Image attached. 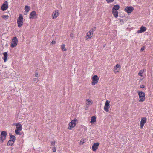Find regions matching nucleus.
Listing matches in <instances>:
<instances>
[{
    "label": "nucleus",
    "mask_w": 153,
    "mask_h": 153,
    "mask_svg": "<svg viewBox=\"0 0 153 153\" xmlns=\"http://www.w3.org/2000/svg\"><path fill=\"white\" fill-rule=\"evenodd\" d=\"M138 95L139 96V102H143L145 100V93L142 91H138Z\"/></svg>",
    "instance_id": "obj_1"
},
{
    "label": "nucleus",
    "mask_w": 153,
    "mask_h": 153,
    "mask_svg": "<svg viewBox=\"0 0 153 153\" xmlns=\"http://www.w3.org/2000/svg\"><path fill=\"white\" fill-rule=\"evenodd\" d=\"M18 42V40L17 38L16 37H13L12 39L11 47L12 48L16 47L17 44Z\"/></svg>",
    "instance_id": "obj_2"
},
{
    "label": "nucleus",
    "mask_w": 153,
    "mask_h": 153,
    "mask_svg": "<svg viewBox=\"0 0 153 153\" xmlns=\"http://www.w3.org/2000/svg\"><path fill=\"white\" fill-rule=\"evenodd\" d=\"M99 79V77L97 75H94L92 77V81L91 82L92 85H94L96 84L97 83Z\"/></svg>",
    "instance_id": "obj_3"
},
{
    "label": "nucleus",
    "mask_w": 153,
    "mask_h": 153,
    "mask_svg": "<svg viewBox=\"0 0 153 153\" xmlns=\"http://www.w3.org/2000/svg\"><path fill=\"white\" fill-rule=\"evenodd\" d=\"M96 30V27H94L92 29L90 30L89 32L87 33L86 36L88 37V38H91L92 37L91 36V34L92 35L93 33V32Z\"/></svg>",
    "instance_id": "obj_4"
},
{
    "label": "nucleus",
    "mask_w": 153,
    "mask_h": 153,
    "mask_svg": "<svg viewBox=\"0 0 153 153\" xmlns=\"http://www.w3.org/2000/svg\"><path fill=\"white\" fill-rule=\"evenodd\" d=\"M110 102L108 100H106L105 103V105L104 106V110L106 112L109 111V108L110 107Z\"/></svg>",
    "instance_id": "obj_5"
},
{
    "label": "nucleus",
    "mask_w": 153,
    "mask_h": 153,
    "mask_svg": "<svg viewBox=\"0 0 153 153\" xmlns=\"http://www.w3.org/2000/svg\"><path fill=\"white\" fill-rule=\"evenodd\" d=\"M8 7L7 1H5L1 6V9L2 11L6 10Z\"/></svg>",
    "instance_id": "obj_6"
},
{
    "label": "nucleus",
    "mask_w": 153,
    "mask_h": 153,
    "mask_svg": "<svg viewBox=\"0 0 153 153\" xmlns=\"http://www.w3.org/2000/svg\"><path fill=\"white\" fill-rule=\"evenodd\" d=\"M133 7L132 6H128L125 9V10L128 13H131L134 10Z\"/></svg>",
    "instance_id": "obj_7"
},
{
    "label": "nucleus",
    "mask_w": 153,
    "mask_h": 153,
    "mask_svg": "<svg viewBox=\"0 0 153 153\" xmlns=\"http://www.w3.org/2000/svg\"><path fill=\"white\" fill-rule=\"evenodd\" d=\"M99 143L97 142L94 143L92 146V149L93 151L95 152L98 149Z\"/></svg>",
    "instance_id": "obj_8"
},
{
    "label": "nucleus",
    "mask_w": 153,
    "mask_h": 153,
    "mask_svg": "<svg viewBox=\"0 0 153 153\" xmlns=\"http://www.w3.org/2000/svg\"><path fill=\"white\" fill-rule=\"evenodd\" d=\"M147 120L146 118V117L142 118L140 121V127L142 128L144 124L146 122Z\"/></svg>",
    "instance_id": "obj_9"
},
{
    "label": "nucleus",
    "mask_w": 153,
    "mask_h": 153,
    "mask_svg": "<svg viewBox=\"0 0 153 153\" xmlns=\"http://www.w3.org/2000/svg\"><path fill=\"white\" fill-rule=\"evenodd\" d=\"M120 66L118 64H117L114 68V72L117 73L119 72L120 71Z\"/></svg>",
    "instance_id": "obj_10"
},
{
    "label": "nucleus",
    "mask_w": 153,
    "mask_h": 153,
    "mask_svg": "<svg viewBox=\"0 0 153 153\" xmlns=\"http://www.w3.org/2000/svg\"><path fill=\"white\" fill-rule=\"evenodd\" d=\"M146 28L144 26H143L140 27V30H138L137 31V33H140L145 31H146Z\"/></svg>",
    "instance_id": "obj_11"
},
{
    "label": "nucleus",
    "mask_w": 153,
    "mask_h": 153,
    "mask_svg": "<svg viewBox=\"0 0 153 153\" xmlns=\"http://www.w3.org/2000/svg\"><path fill=\"white\" fill-rule=\"evenodd\" d=\"M36 12L35 11H32L30 14L29 18L30 19H33L34 18L35 16H36Z\"/></svg>",
    "instance_id": "obj_12"
},
{
    "label": "nucleus",
    "mask_w": 153,
    "mask_h": 153,
    "mask_svg": "<svg viewBox=\"0 0 153 153\" xmlns=\"http://www.w3.org/2000/svg\"><path fill=\"white\" fill-rule=\"evenodd\" d=\"M3 55L4 57L3 58V59L4 60V62H6L7 58L8 55L7 52H4L3 53Z\"/></svg>",
    "instance_id": "obj_13"
},
{
    "label": "nucleus",
    "mask_w": 153,
    "mask_h": 153,
    "mask_svg": "<svg viewBox=\"0 0 153 153\" xmlns=\"http://www.w3.org/2000/svg\"><path fill=\"white\" fill-rule=\"evenodd\" d=\"M59 15V13L57 11H55L53 12L52 15V18L53 19L56 18Z\"/></svg>",
    "instance_id": "obj_14"
},
{
    "label": "nucleus",
    "mask_w": 153,
    "mask_h": 153,
    "mask_svg": "<svg viewBox=\"0 0 153 153\" xmlns=\"http://www.w3.org/2000/svg\"><path fill=\"white\" fill-rule=\"evenodd\" d=\"M76 125V124H73L71 122H70L69 124V126L68 129L69 130L72 129V128L74 127Z\"/></svg>",
    "instance_id": "obj_15"
},
{
    "label": "nucleus",
    "mask_w": 153,
    "mask_h": 153,
    "mask_svg": "<svg viewBox=\"0 0 153 153\" xmlns=\"http://www.w3.org/2000/svg\"><path fill=\"white\" fill-rule=\"evenodd\" d=\"M10 140H11L14 142L16 140V138L15 136L12 135L11 134H10Z\"/></svg>",
    "instance_id": "obj_16"
},
{
    "label": "nucleus",
    "mask_w": 153,
    "mask_h": 153,
    "mask_svg": "<svg viewBox=\"0 0 153 153\" xmlns=\"http://www.w3.org/2000/svg\"><path fill=\"white\" fill-rule=\"evenodd\" d=\"M112 13L115 18H117L118 17V12L117 10H112Z\"/></svg>",
    "instance_id": "obj_17"
},
{
    "label": "nucleus",
    "mask_w": 153,
    "mask_h": 153,
    "mask_svg": "<svg viewBox=\"0 0 153 153\" xmlns=\"http://www.w3.org/2000/svg\"><path fill=\"white\" fill-rule=\"evenodd\" d=\"M96 117L95 116H93L91 118V121L90 122L92 123L96 122Z\"/></svg>",
    "instance_id": "obj_18"
},
{
    "label": "nucleus",
    "mask_w": 153,
    "mask_h": 153,
    "mask_svg": "<svg viewBox=\"0 0 153 153\" xmlns=\"http://www.w3.org/2000/svg\"><path fill=\"white\" fill-rule=\"evenodd\" d=\"M17 23L18 24V26L19 27H20L23 25V21H17Z\"/></svg>",
    "instance_id": "obj_19"
},
{
    "label": "nucleus",
    "mask_w": 153,
    "mask_h": 153,
    "mask_svg": "<svg viewBox=\"0 0 153 153\" xmlns=\"http://www.w3.org/2000/svg\"><path fill=\"white\" fill-rule=\"evenodd\" d=\"M120 8V6L118 5H116L114 6L113 7L112 10H117Z\"/></svg>",
    "instance_id": "obj_20"
},
{
    "label": "nucleus",
    "mask_w": 153,
    "mask_h": 153,
    "mask_svg": "<svg viewBox=\"0 0 153 153\" xmlns=\"http://www.w3.org/2000/svg\"><path fill=\"white\" fill-rule=\"evenodd\" d=\"M145 70L144 69L140 70L138 73V75L142 76H143V73L144 72Z\"/></svg>",
    "instance_id": "obj_21"
},
{
    "label": "nucleus",
    "mask_w": 153,
    "mask_h": 153,
    "mask_svg": "<svg viewBox=\"0 0 153 153\" xmlns=\"http://www.w3.org/2000/svg\"><path fill=\"white\" fill-rule=\"evenodd\" d=\"M7 135V132L5 131H3L1 132V136L4 137V139H6Z\"/></svg>",
    "instance_id": "obj_22"
},
{
    "label": "nucleus",
    "mask_w": 153,
    "mask_h": 153,
    "mask_svg": "<svg viewBox=\"0 0 153 153\" xmlns=\"http://www.w3.org/2000/svg\"><path fill=\"white\" fill-rule=\"evenodd\" d=\"M14 143V142H13L11 140H9L7 143V145L8 146H11L13 145Z\"/></svg>",
    "instance_id": "obj_23"
},
{
    "label": "nucleus",
    "mask_w": 153,
    "mask_h": 153,
    "mask_svg": "<svg viewBox=\"0 0 153 153\" xmlns=\"http://www.w3.org/2000/svg\"><path fill=\"white\" fill-rule=\"evenodd\" d=\"M25 10L27 12H28L30 10V7L29 6H25Z\"/></svg>",
    "instance_id": "obj_24"
},
{
    "label": "nucleus",
    "mask_w": 153,
    "mask_h": 153,
    "mask_svg": "<svg viewBox=\"0 0 153 153\" xmlns=\"http://www.w3.org/2000/svg\"><path fill=\"white\" fill-rule=\"evenodd\" d=\"M22 128V126L21 124H20L18 126H16V130H17L19 131H21Z\"/></svg>",
    "instance_id": "obj_25"
},
{
    "label": "nucleus",
    "mask_w": 153,
    "mask_h": 153,
    "mask_svg": "<svg viewBox=\"0 0 153 153\" xmlns=\"http://www.w3.org/2000/svg\"><path fill=\"white\" fill-rule=\"evenodd\" d=\"M23 17L22 15L20 14L19 15V17L18 18V19H17V21H23Z\"/></svg>",
    "instance_id": "obj_26"
},
{
    "label": "nucleus",
    "mask_w": 153,
    "mask_h": 153,
    "mask_svg": "<svg viewBox=\"0 0 153 153\" xmlns=\"http://www.w3.org/2000/svg\"><path fill=\"white\" fill-rule=\"evenodd\" d=\"M65 45L62 44V45L61 46V48L62 50L64 51H66L67 50V49L65 48Z\"/></svg>",
    "instance_id": "obj_27"
},
{
    "label": "nucleus",
    "mask_w": 153,
    "mask_h": 153,
    "mask_svg": "<svg viewBox=\"0 0 153 153\" xmlns=\"http://www.w3.org/2000/svg\"><path fill=\"white\" fill-rule=\"evenodd\" d=\"M2 17L5 20L8 19L9 18V16L8 15H3L2 16Z\"/></svg>",
    "instance_id": "obj_28"
},
{
    "label": "nucleus",
    "mask_w": 153,
    "mask_h": 153,
    "mask_svg": "<svg viewBox=\"0 0 153 153\" xmlns=\"http://www.w3.org/2000/svg\"><path fill=\"white\" fill-rule=\"evenodd\" d=\"M20 131H18L17 130H15V133L17 135H21L22 134L20 132Z\"/></svg>",
    "instance_id": "obj_29"
},
{
    "label": "nucleus",
    "mask_w": 153,
    "mask_h": 153,
    "mask_svg": "<svg viewBox=\"0 0 153 153\" xmlns=\"http://www.w3.org/2000/svg\"><path fill=\"white\" fill-rule=\"evenodd\" d=\"M5 139H4V137L1 136V137H0V142H1L2 143H3V140Z\"/></svg>",
    "instance_id": "obj_30"
},
{
    "label": "nucleus",
    "mask_w": 153,
    "mask_h": 153,
    "mask_svg": "<svg viewBox=\"0 0 153 153\" xmlns=\"http://www.w3.org/2000/svg\"><path fill=\"white\" fill-rule=\"evenodd\" d=\"M55 144V141H52L51 143V145L52 147H54Z\"/></svg>",
    "instance_id": "obj_31"
},
{
    "label": "nucleus",
    "mask_w": 153,
    "mask_h": 153,
    "mask_svg": "<svg viewBox=\"0 0 153 153\" xmlns=\"http://www.w3.org/2000/svg\"><path fill=\"white\" fill-rule=\"evenodd\" d=\"M86 101L87 102V104L88 105H89L90 104V103H91V100L89 99H87L86 100Z\"/></svg>",
    "instance_id": "obj_32"
},
{
    "label": "nucleus",
    "mask_w": 153,
    "mask_h": 153,
    "mask_svg": "<svg viewBox=\"0 0 153 153\" xmlns=\"http://www.w3.org/2000/svg\"><path fill=\"white\" fill-rule=\"evenodd\" d=\"M52 150L54 152H56V147L54 146V147H52Z\"/></svg>",
    "instance_id": "obj_33"
},
{
    "label": "nucleus",
    "mask_w": 153,
    "mask_h": 153,
    "mask_svg": "<svg viewBox=\"0 0 153 153\" xmlns=\"http://www.w3.org/2000/svg\"><path fill=\"white\" fill-rule=\"evenodd\" d=\"M76 119H74L73 120L71 121V123H73V124H76Z\"/></svg>",
    "instance_id": "obj_34"
},
{
    "label": "nucleus",
    "mask_w": 153,
    "mask_h": 153,
    "mask_svg": "<svg viewBox=\"0 0 153 153\" xmlns=\"http://www.w3.org/2000/svg\"><path fill=\"white\" fill-rule=\"evenodd\" d=\"M20 124H20L19 123H14L13 124V125H14V126H18L19 125H20Z\"/></svg>",
    "instance_id": "obj_35"
},
{
    "label": "nucleus",
    "mask_w": 153,
    "mask_h": 153,
    "mask_svg": "<svg viewBox=\"0 0 153 153\" xmlns=\"http://www.w3.org/2000/svg\"><path fill=\"white\" fill-rule=\"evenodd\" d=\"M108 3L113 2L114 0H106Z\"/></svg>",
    "instance_id": "obj_36"
},
{
    "label": "nucleus",
    "mask_w": 153,
    "mask_h": 153,
    "mask_svg": "<svg viewBox=\"0 0 153 153\" xmlns=\"http://www.w3.org/2000/svg\"><path fill=\"white\" fill-rule=\"evenodd\" d=\"M33 81L34 82H37L38 81V78H34L33 79Z\"/></svg>",
    "instance_id": "obj_37"
},
{
    "label": "nucleus",
    "mask_w": 153,
    "mask_h": 153,
    "mask_svg": "<svg viewBox=\"0 0 153 153\" xmlns=\"http://www.w3.org/2000/svg\"><path fill=\"white\" fill-rule=\"evenodd\" d=\"M144 49H145V47L144 46H143L141 48L140 50L141 51H143L144 50Z\"/></svg>",
    "instance_id": "obj_38"
},
{
    "label": "nucleus",
    "mask_w": 153,
    "mask_h": 153,
    "mask_svg": "<svg viewBox=\"0 0 153 153\" xmlns=\"http://www.w3.org/2000/svg\"><path fill=\"white\" fill-rule=\"evenodd\" d=\"M145 87V86L144 85H141L140 86V88H144Z\"/></svg>",
    "instance_id": "obj_39"
},
{
    "label": "nucleus",
    "mask_w": 153,
    "mask_h": 153,
    "mask_svg": "<svg viewBox=\"0 0 153 153\" xmlns=\"http://www.w3.org/2000/svg\"><path fill=\"white\" fill-rule=\"evenodd\" d=\"M53 44H54L56 42L55 41H52L51 42Z\"/></svg>",
    "instance_id": "obj_40"
},
{
    "label": "nucleus",
    "mask_w": 153,
    "mask_h": 153,
    "mask_svg": "<svg viewBox=\"0 0 153 153\" xmlns=\"http://www.w3.org/2000/svg\"><path fill=\"white\" fill-rule=\"evenodd\" d=\"M38 75V73H36V74H35V76H36V77H38V76H37V75Z\"/></svg>",
    "instance_id": "obj_41"
},
{
    "label": "nucleus",
    "mask_w": 153,
    "mask_h": 153,
    "mask_svg": "<svg viewBox=\"0 0 153 153\" xmlns=\"http://www.w3.org/2000/svg\"><path fill=\"white\" fill-rule=\"evenodd\" d=\"M13 149V148H11V150H12V149Z\"/></svg>",
    "instance_id": "obj_42"
},
{
    "label": "nucleus",
    "mask_w": 153,
    "mask_h": 153,
    "mask_svg": "<svg viewBox=\"0 0 153 153\" xmlns=\"http://www.w3.org/2000/svg\"><path fill=\"white\" fill-rule=\"evenodd\" d=\"M1 70H0V74L1 73Z\"/></svg>",
    "instance_id": "obj_43"
},
{
    "label": "nucleus",
    "mask_w": 153,
    "mask_h": 153,
    "mask_svg": "<svg viewBox=\"0 0 153 153\" xmlns=\"http://www.w3.org/2000/svg\"><path fill=\"white\" fill-rule=\"evenodd\" d=\"M71 36H72V35L70 34Z\"/></svg>",
    "instance_id": "obj_44"
},
{
    "label": "nucleus",
    "mask_w": 153,
    "mask_h": 153,
    "mask_svg": "<svg viewBox=\"0 0 153 153\" xmlns=\"http://www.w3.org/2000/svg\"><path fill=\"white\" fill-rule=\"evenodd\" d=\"M71 36H72V35L70 34Z\"/></svg>",
    "instance_id": "obj_45"
},
{
    "label": "nucleus",
    "mask_w": 153,
    "mask_h": 153,
    "mask_svg": "<svg viewBox=\"0 0 153 153\" xmlns=\"http://www.w3.org/2000/svg\"><path fill=\"white\" fill-rule=\"evenodd\" d=\"M122 21L123 22V21L122 20Z\"/></svg>",
    "instance_id": "obj_46"
},
{
    "label": "nucleus",
    "mask_w": 153,
    "mask_h": 153,
    "mask_svg": "<svg viewBox=\"0 0 153 153\" xmlns=\"http://www.w3.org/2000/svg\"><path fill=\"white\" fill-rule=\"evenodd\" d=\"M1 54V53H0V55Z\"/></svg>",
    "instance_id": "obj_47"
},
{
    "label": "nucleus",
    "mask_w": 153,
    "mask_h": 153,
    "mask_svg": "<svg viewBox=\"0 0 153 153\" xmlns=\"http://www.w3.org/2000/svg\"><path fill=\"white\" fill-rule=\"evenodd\" d=\"M11 153H13V152H11Z\"/></svg>",
    "instance_id": "obj_48"
}]
</instances>
